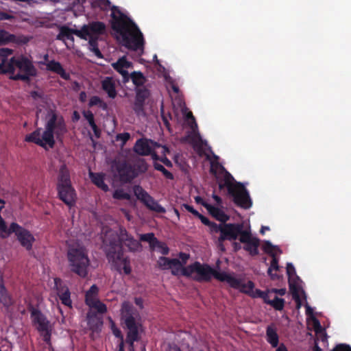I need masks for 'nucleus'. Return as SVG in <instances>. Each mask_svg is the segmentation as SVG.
Masks as SVG:
<instances>
[{
	"label": "nucleus",
	"instance_id": "45",
	"mask_svg": "<svg viewBox=\"0 0 351 351\" xmlns=\"http://www.w3.org/2000/svg\"><path fill=\"white\" fill-rule=\"evenodd\" d=\"M191 141L195 143V146L197 147L199 154L202 155V146L203 145H206V142L204 141L199 133L195 134L193 136L191 137Z\"/></svg>",
	"mask_w": 351,
	"mask_h": 351
},
{
	"label": "nucleus",
	"instance_id": "37",
	"mask_svg": "<svg viewBox=\"0 0 351 351\" xmlns=\"http://www.w3.org/2000/svg\"><path fill=\"white\" fill-rule=\"evenodd\" d=\"M265 304L272 306L276 311H282L285 307V300L283 298H280L278 296H275L274 299H269V295L265 302Z\"/></svg>",
	"mask_w": 351,
	"mask_h": 351
},
{
	"label": "nucleus",
	"instance_id": "40",
	"mask_svg": "<svg viewBox=\"0 0 351 351\" xmlns=\"http://www.w3.org/2000/svg\"><path fill=\"white\" fill-rule=\"evenodd\" d=\"M278 269H279L278 260L276 257V255H274V256H272L271 265L267 271L269 276H270V278L272 280L278 279V276L276 274L272 273V270L278 271Z\"/></svg>",
	"mask_w": 351,
	"mask_h": 351
},
{
	"label": "nucleus",
	"instance_id": "26",
	"mask_svg": "<svg viewBox=\"0 0 351 351\" xmlns=\"http://www.w3.org/2000/svg\"><path fill=\"white\" fill-rule=\"evenodd\" d=\"M143 204L150 210L157 213L164 214L166 209L162 206L156 200L150 195L145 199Z\"/></svg>",
	"mask_w": 351,
	"mask_h": 351
},
{
	"label": "nucleus",
	"instance_id": "52",
	"mask_svg": "<svg viewBox=\"0 0 351 351\" xmlns=\"http://www.w3.org/2000/svg\"><path fill=\"white\" fill-rule=\"evenodd\" d=\"M182 264L180 261L179 265H171L170 267L171 269V274L175 276H178L179 275L182 276Z\"/></svg>",
	"mask_w": 351,
	"mask_h": 351
},
{
	"label": "nucleus",
	"instance_id": "31",
	"mask_svg": "<svg viewBox=\"0 0 351 351\" xmlns=\"http://www.w3.org/2000/svg\"><path fill=\"white\" fill-rule=\"evenodd\" d=\"M132 169L136 173V178L143 173H145L148 169V165L144 158H138L134 160L132 165Z\"/></svg>",
	"mask_w": 351,
	"mask_h": 351
},
{
	"label": "nucleus",
	"instance_id": "34",
	"mask_svg": "<svg viewBox=\"0 0 351 351\" xmlns=\"http://www.w3.org/2000/svg\"><path fill=\"white\" fill-rule=\"evenodd\" d=\"M130 79H131L133 84L136 86V88L144 86V84L147 82L146 77L141 71H133L131 74H129V80Z\"/></svg>",
	"mask_w": 351,
	"mask_h": 351
},
{
	"label": "nucleus",
	"instance_id": "33",
	"mask_svg": "<svg viewBox=\"0 0 351 351\" xmlns=\"http://www.w3.org/2000/svg\"><path fill=\"white\" fill-rule=\"evenodd\" d=\"M209 213L214 217L217 220L225 223L228 219V217L225 213L217 207L210 205L208 208L206 209Z\"/></svg>",
	"mask_w": 351,
	"mask_h": 351
},
{
	"label": "nucleus",
	"instance_id": "43",
	"mask_svg": "<svg viewBox=\"0 0 351 351\" xmlns=\"http://www.w3.org/2000/svg\"><path fill=\"white\" fill-rule=\"evenodd\" d=\"M140 240L141 241L148 242L152 247H155V245L158 241L152 232L141 234Z\"/></svg>",
	"mask_w": 351,
	"mask_h": 351
},
{
	"label": "nucleus",
	"instance_id": "63",
	"mask_svg": "<svg viewBox=\"0 0 351 351\" xmlns=\"http://www.w3.org/2000/svg\"><path fill=\"white\" fill-rule=\"evenodd\" d=\"M195 201L197 204L202 205L206 209L208 208V206L210 205V204H208L206 201H204L200 196L195 197Z\"/></svg>",
	"mask_w": 351,
	"mask_h": 351
},
{
	"label": "nucleus",
	"instance_id": "38",
	"mask_svg": "<svg viewBox=\"0 0 351 351\" xmlns=\"http://www.w3.org/2000/svg\"><path fill=\"white\" fill-rule=\"evenodd\" d=\"M99 288L96 285H93L86 292L85 302L86 304L98 299Z\"/></svg>",
	"mask_w": 351,
	"mask_h": 351
},
{
	"label": "nucleus",
	"instance_id": "29",
	"mask_svg": "<svg viewBox=\"0 0 351 351\" xmlns=\"http://www.w3.org/2000/svg\"><path fill=\"white\" fill-rule=\"evenodd\" d=\"M266 337L267 342L269 343L273 348L278 346L279 343V337L276 330L271 326H268L267 327Z\"/></svg>",
	"mask_w": 351,
	"mask_h": 351
},
{
	"label": "nucleus",
	"instance_id": "57",
	"mask_svg": "<svg viewBox=\"0 0 351 351\" xmlns=\"http://www.w3.org/2000/svg\"><path fill=\"white\" fill-rule=\"evenodd\" d=\"M155 247H156L158 249H160L161 254H163V255H167L169 254V249L167 247V245L165 243H162V242H160L159 241L155 245Z\"/></svg>",
	"mask_w": 351,
	"mask_h": 351
},
{
	"label": "nucleus",
	"instance_id": "49",
	"mask_svg": "<svg viewBox=\"0 0 351 351\" xmlns=\"http://www.w3.org/2000/svg\"><path fill=\"white\" fill-rule=\"evenodd\" d=\"M276 247L274 246L269 241H265L263 245V250L264 252L268 254H269L271 256H274L275 253L274 252V250L276 249Z\"/></svg>",
	"mask_w": 351,
	"mask_h": 351
},
{
	"label": "nucleus",
	"instance_id": "41",
	"mask_svg": "<svg viewBox=\"0 0 351 351\" xmlns=\"http://www.w3.org/2000/svg\"><path fill=\"white\" fill-rule=\"evenodd\" d=\"M133 191L138 199L142 203L146 199L149 194L145 191L140 185H135L133 187Z\"/></svg>",
	"mask_w": 351,
	"mask_h": 351
},
{
	"label": "nucleus",
	"instance_id": "44",
	"mask_svg": "<svg viewBox=\"0 0 351 351\" xmlns=\"http://www.w3.org/2000/svg\"><path fill=\"white\" fill-rule=\"evenodd\" d=\"M74 34L83 40H87V36L90 37V36H93L90 33L87 25H83L80 29H74Z\"/></svg>",
	"mask_w": 351,
	"mask_h": 351
},
{
	"label": "nucleus",
	"instance_id": "39",
	"mask_svg": "<svg viewBox=\"0 0 351 351\" xmlns=\"http://www.w3.org/2000/svg\"><path fill=\"white\" fill-rule=\"evenodd\" d=\"M90 308H95L100 314H104L107 311L106 305L101 302L99 299L94 300L87 304Z\"/></svg>",
	"mask_w": 351,
	"mask_h": 351
},
{
	"label": "nucleus",
	"instance_id": "11",
	"mask_svg": "<svg viewBox=\"0 0 351 351\" xmlns=\"http://www.w3.org/2000/svg\"><path fill=\"white\" fill-rule=\"evenodd\" d=\"M14 233L21 245L27 250L32 248L35 239L33 234L21 226L16 222H12L8 228V234Z\"/></svg>",
	"mask_w": 351,
	"mask_h": 351
},
{
	"label": "nucleus",
	"instance_id": "42",
	"mask_svg": "<svg viewBox=\"0 0 351 351\" xmlns=\"http://www.w3.org/2000/svg\"><path fill=\"white\" fill-rule=\"evenodd\" d=\"M112 197L118 200H130L131 195L129 193L125 191L123 189H117L114 190L112 194Z\"/></svg>",
	"mask_w": 351,
	"mask_h": 351
},
{
	"label": "nucleus",
	"instance_id": "24",
	"mask_svg": "<svg viewBox=\"0 0 351 351\" xmlns=\"http://www.w3.org/2000/svg\"><path fill=\"white\" fill-rule=\"evenodd\" d=\"M71 184H72L69 170L66 167V165H62L60 166L59 169L56 186Z\"/></svg>",
	"mask_w": 351,
	"mask_h": 351
},
{
	"label": "nucleus",
	"instance_id": "6",
	"mask_svg": "<svg viewBox=\"0 0 351 351\" xmlns=\"http://www.w3.org/2000/svg\"><path fill=\"white\" fill-rule=\"evenodd\" d=\"M68 266L72 273L85 278L88 274L90 259L88 250L80 244H73L68 247L66 252Z\"/></svg>",
	"mask_w": 351,
	"mask_h": 351
},
{
	"label": "nucleus",
	"instance_id": "20",
	"mask_svg": "<svg viewBox=\"0 0 351 351\" xmlns=\"http://www.w3.org/2000/svg\"><path fill=\"white\" fill-rule=\"evenodd\" d=\"M0 303L8 308L14 304V300L8 293L5 285L3 274L0 271Z\"/></svg>",
	"mask_w": 351,
	"mask_h": 351
},
{
	"label": "nucleus",
	"instance_id": "2",
	"mask_svg": "<svg viewBox=\"0 0 351 351\" xmlns=\"http://www.w3.org/2000/svg\"><path fill=\"white\" fill-rule=\"evenodd\" d=\"M45 130L41 134L42 128H37L32 133L26 135L25 141L34 143L36 145L46 149L47 145L53 148L56 141L62 138L66 133V125L63 117L59 114L56 110L49 109L45 117Z\"/></svg>",
	"mask_w": 351,
	"mask_h": 351
},
{
	"label": "nucleus",
	"instance_id": "22",
	"mask_svg": "<svg viewBox=\"0 0 351 351\" xmlns=\"http://www.w3.org/2000/svg\"><path fill=\"white\" fill-rule=\"evenodd\" d=\"M101 88L110 98L114 99L117 96L116 85L112 77H106L101 81Z\"/></svg>",
	"mask_w": 351,
	"mask_h": 351
},
{
	"label": "nucleus",
	"instance_id": "59",
	"mask_svg": "<svg viewBox=\"0 0 351 351\" xmlns=\"http://www.w3.org/2000/svg\"><path fill=\"white\" fill-rule=\"evenodd\" d=\"M186 118L191 121V129L195 131V129L197 128V124L195 121V119L194 117V116L193 115L192 112H189L187 114H186Z\"/></svg>",
	"mask_w": 351,
	"mask_h": 351
},
{
	"label": "nucleus",
	"instance_id": "7",
	"mask_svg": "<svg viewBox=\"0 0 351 351\" xmlns=\"http://www.w3.org/2000/svg\"><path fill=\"white\" fill-rule=\"evenodd\" d=\"M121 319L128 335L141 336L143 331V320L139 312L128 302L121 306Z\"/></svg>",
	"mask_w": 351,
	"mask_h": 351
},
{
	"label": "nucleus",
	"instance_id": "62",
	"mask_svg": "<svg viewBox=\"0 0 351 351\" xmlns=\"http://www.w3.org/2000/svg\"><path fill=\"white\" fill-rule=\"evenodd\" d=\"M182 206L184 207L187 211H189V213H192L195 217L199 213V212L197 210L194 209V208L192 206L189 205V204H183Z\"/></svg>",
	"mask_w": 351,
	"mask_h": 351
},
{
	"label": "nucleus",
	"instance_id": "1",
	"mask_svg": "<svg viewBox=\"0 0 351 351\" xmlns=\"http://www.w3.org/2000/svg\"><path fill=\"white\" fill-rule=\"evenodd\" d=\"M111 11V27L117 34V39L128 49L143 50L145 40L137 25L117 6L112 5Z\"/></svg>",
	"mask_w": 351,
	"mask_h": 351
},
{
	"label": "nucleus",
	"instance_id": "28",
	"mask_svg": "<svg viewBox=\"0 0 351 351\" xmlns=\"http://www.w3.org/2000/svg\"><path fill=\"white\" fill-rule=\"evenodd\" d=\"M289 286L293 299L295 300L297 304V308H300L301 306V300L300 296V291L301 287L294 280V279H289Z\"/></svg>",
	"mask_w": 351,
	"mask_h": 351
},
{
	"label": "nucleus",
	"instance_id": "15",
	"mask_svg": "<svg viewBox=\"0 0 351 351\" xmlns=\"http://www.w3.org/2000/svg\"><path fill=\"white\" fill-rule=\"evenodd\" d=\"M54 289L61 303L67 307L72 308L70 290L60 278H54Z\"/></svg>",
	"mask_w": 351,
	"mask_h": 351
},
{
	"label": "nucleus",
	"instance_id": "48",
	"mask_svg": "<svg viewBox=\"0 0 351 351\" xmlns=\"http://www.w3.org/2000/svg\"><path fill=\"white\" fill-rule=\"evenodd\" d=\"M268 296V291H263L258 289H256L255 290L253 289L252 293L250 295V297H252V298H262L265 303L267 300Z\"/></svg>",
	"mask_w": 351,
	"mask_h": 351
},
{
	"label": "nucleus",
	"instance_id": "18",
	"mask_svg": "<svg viewBox=\"0 0 351 351\" xmlns=\"http://www.w3.org/2000/svg\"><path fill=\"white\" fill-rule=\"evenodd\" d=\"M155 143L150 139L139 138L138 139L134 146V152L139 156H149L152 154L153 148L151 145Z\"/></svg>",
	"mask_w": 351,
	"mask_h": 351
},
{
	"label": "nucleus",
	"instance_id": "3",
	"mask_svg": "<svg viewBox=\"0 0 351 351\" xmlns=\"http://www.w3.org/2000/svg\"><path fill=\"white\" fill-rule=\"evenodd\" d=\"M123 245L128 248L131 252H136L141 248V244L132 235L129 234L125 229H121L119 241H110L106 248V257L119 273L123 271L128 275L131 273L130 261L128 257L124 256Z\"/></svg>",
	"mask_w": 351,
	"mask_h": 351
},
{
	"label": "nucleus",
	"instance_id": "4",
	"mask_svg": "<svg viewBox=\"0 0 351 351\" xmlns=\"http://www.w3.org/2000/svg\"><path fill=\"white\" fill-rule=\"evenodd\" d=\"M223 175L222 180L219 182V189L226 188L228 194L232 197L234 203L244 209L250 208L252 205L249 192L241 182H237L233 176L218 162H210V172L217 178V171Z\"/></svg>",
	"mask_w": 351,
	"mask_h": 351
},
{
	"label": "nucleus",
	"instance_id": "36",
	"mask_svg": "<svg viewBox=\"0 0 351 351\" xmlns=\"http://www.w3.org/2000/svg\"><path fill=\"white\" fill-rule=\"evenodd\" d=\"M98 37L90 36L88 40L89 49L99 58H103L104 56L98 47Z\"/></svg>",
	"mask_w": 351,
	"mask_h": 351
},
{
	"label": "nucleus",
	"instance_id": "35",
	"mask_svg": "<svg viewBox=\"0 0 351 351\" xmlns=\"http://www.w3.org/2000/svg\"><path fill=\"white\" fill-rule=\"evenodd\" d=\"M136 103L142 106L149 97L150 93L146 87L142 86L136 88Z\"/></svg>",
	"mask_w": 351,
	"mask_h": 351
},
{
	"label": "nucleus",
	"instance_id": "17",
	"mask_svg": "<svg viewBox=\"0 0 351 351\" xmlns=\"http://www.w3.org/2000/svg\"><path fill=\"white\" fill-rule=\"evenodd\" d=\"M228 277L233 280V282L228 280H226L225 282H227L230 287L239 289L241 293H245L249 296L251 295L255 287L254 283L252 280H248L247 283H244L242 279L237 278L231 274H228Z\"/></svg>",
	"mask_w": 351,
	"mask_h": 351
},
{
	"label": "nucleus",
	"instance_id": "14",
	"mask_svg": "<svg viewBox=\"0 0 351 351\" xmlns=\"http://www.w3.org/2000/svg\"><path fill=\"white\" fill-rule=\"evenodd\" d=\"M58 197L69 207L75 205L77 195L75 189L71 185L56 186Z\"/></svg>",
	"mask_w": 351,
	"mask_h": 351
},
{
	"label": "nucleus",
	"instance_id": "21",
	"mask_svg": "<svg viewBox=\"0 0 351 351\" xmlns=\"http://www.w3.org/2000/svg\"><path fill=\"white\" fill-rule=\"evenodd\" d=\"M22 43H25L26 41L23 40L21 37L16 36L4 29H0V45L8 43L20 44Z\"/></svg>",
	"mask_w": 351,
	"mask_h": 351
},
{
	"label": "nucleus",
	"instance_id": "51",
	"mask_svg": "<svg viewBox=\"0 0 351 351\" xmlns=\"http://www.w3.org/2000/svg\"><path fill=\"white\" fill-rule=\"evenodd\" d=\"M195 263L188 265L187 267H182V276L190 277L193 273H195Z\"/></svg>",
	"mask_w": 351,
	"mask_h": 351
},
{
	"label": "nucleus",
	"instance_id": "5",
	"mask_svg": "<svg viewBox=\"0 0 351 351\" xmlns=\"http://www.w3.org/2000/svg\"><path fill=\"white\" fill-rule=\"evenodd\" d=\"M10 74L9 79L28 82L37 74L32 62L26 56H14L9 60L3 59L0 63V74Z\"/></svg>",
	"mask_w": 351,
	"mask_h": 351
},
{
	"label": "nucleus",
	"instance_id": "9",
	"mask_svg": "<svg viewBox=\"0 0 351 351\" xmlns=\"http://www.w3.org/2000/svg\"><path fill=\"white\" fill-rule=\"evenodd\" d=\"M195 273L197 274V276L195 278V280L198 282H209L210 281L212 276L220 282H225L226 280L233 281L228 277V273L225 271H217L208 264H202L199 262L196 261L195 262Z\"/></svg>",
	"mask_w": 351,
	"mask_h": 351
},
{
	"label": "nucleus",
	"instance_id": "47",
	"mask_svg": "<svg viewBox=\"0 0 351 351\" xmlns=\"http://www.w3.org/2000/svg\"><path fill=\"white\" fill-rule=\"evenodd\" d=\"M154 167L155 169L162 172L163 176L166 178L169 179V180L173 179V175L169 171H168L167 169H165V167L163 165H162L161 164L155 162L154 164Z\"/></svg>",
	"mask_w": 351,
	"mask_h": 351
},
{
	"label": "nucleus",
	"instance_id": "61",
	"mask_svg": "<svg viewBox=\"0 0 351 351\" xmlns=\"http://www.w3.org/2000/svg\"><path fill=\"white\" fill-rule=\"evenodd\" d=\"M313 326H314L315 331L317 333L322 332L323 328L320 324L319 321L315 317H314L313 319Z\"/></svg>",
	"mask_w": 351,
	"mask_h": 351
},
{
	"label": "nucleus",
	"instance_id": "32",
	"mask_svg": "<svg viewBox=\"0 0 351 351\" xmlns=\"http://www.w3.org/2000/svg\"><path fill=\"white\" fill-rule=\"evenodd\" d=\"M90 33L93 35L97 36L102 35L106 32V25L101 21H95L90 23L88 25Z\"/></svg>",
	"mask_w": 351,
	"mask_h": 351
},
{
	"label": "nucleus",
	"instance_id": "53",
	"mask_svg": "<svg viewBox=\"0 0 351 351\" xmlns=\"http://www.w3.org/2000/svg\"><path fill=\"white\" fill-rule=\"evenodd\" d=\"M287 274L289 276V279H293L292 277L295 276V279L299 280V277L296 276V272L294 266L292 263H289L287 264Z\"/></svg>",
	"mask_w": 351,
	"mask_h": 351
},
{
	"label": "nucleus",
	"instance_id": "60",
	"mask_svg": "<svg viewBox=\"0 0 351 351\" xmlns=\"http://www.w3.org/2000/svg\"><path fill=\"white\" fill-rule=\"evenodd\" d=\"M313 326H314L315 331L317 333L322 332L323 328L320 324L319 321L315 317H314L313 319Z\"/></svg>",
	"mask_w": 351,
	"mask_h": 351
},
{
	"label": "nucleus",
	"instance_id": "46",
	"mask_svg": "<svg viewBox=\"0 0 351 351\" xmlns=\"http://www.w3.org/2000/svg\"><path fill=\"white\" fill-rule=\"evenodd\" d=\"M99 106L103 109H106L107 104L98 96H93L90 97L88 103L89 107Z\"/></svg>",
	"mask_w": 351,
	"mask_h": 351
},
{
	"label": "nucleus",
	"instance_id": "25",
	"mask_svg": "<svg viewBox=\"0 0 351 351\" xmlns=\"http://www.w3.org/2000/svg\"><path fill=\"white\" fill-rule=\"evenodd\" d=\"M89 177L91 182L102 191L106 192L109 190L108 186L104 182V173L89 171Z\"/></svg>",
	"mask_w": 351,
	"mask_h": 351
},
{
	"label": "nucleus",
	"instance_id": "64",
	"mask_svg": "<svg viewBox=\"0 0 351 351\" xmlns=\"http://www.w3.org/2000/svg\"><path fill=\"white\" fill-rule=\"evenodd\" d=\"M197 217L200 221H202V223L207 226H208L210 225V223H211V221L205 216H204L203 215L200 214L199 213L197 214V215L196 216Z\"/></svg>",
	"mask_w": 351,
	"mask_h": 351
},
{
	"label": "nucleus",
	"instance_id": "27",
	"mask_svg": "<svg viewBox=\"0 0 351 351\" xmlns=\"http://www.w3.org/2000/svg\"><path fill=\"white\" fill-rule=\"evenodd\" d=\"M87 324L90 330L98 332L101 330L103 322L95 314L88 313L87 315Z\"/></svg>",
	"mask_w": 351,
	"mask_h": 351
},
{
	"label": "nucleus",
	"instance_id": "10",
	"mask_svg": "<svg viewBox=\"0 0 351 351\" xmlns=\"http://www.w3.org/2000/svg\"><path fill=\"white\" fill-rule=\"evenodd\" d=\"M111 169L114 177L121 183H130L136 178L132 165L125 160L114 161Z\"/></svg>",
	"mask_w": 351,
	"mask_h": 351
},
{
	"label": "nucleus",
	"instance_id": "55",
	"mask_svg": "<svg viewBox=\"0 0 351 351\" xmlns=\"http://www.w3.org/2000/svg\"><path fill=\"white\" fill-rule=\"evenodd\" d=\"M208 227L210 228V230L211 232H215V233L220 232V234H221V230L223 229V223H221V224H217L215 222L211 221V223H210Z\"/></svg>",
	"mask_w": 351,
	"mask_h": 351
},
{
	"label": "nucleus",
	"instance_id": "54",
	"mask_svg": "<svg viewBox=\"0 0 351 351\" xmlns=\"http://www.w3.org/2000/svg\"><path fill=\"white\" fill-rule=\"evenodd\" d=\"M130 138V134L128 132L119 133L116 136V141H121L122 142V146L125 145Z\"/></svg>",
	"mask_w": 351,
	"mask_h": 351
},
{
	"label": "nucleus",
	"instance_id": "30",
	"mask_svg": "<svg viewBox=\"0 0 351 351\" xmlns=\"http://www.w3.org/2000/svg\"><path fill=\"white\" fill-rule=\"evenodd\" d=\"M160 269L166 270L170 269L171 265H179L180 260L178 258H169L165 256H160L157 262Z\"/></svg>",
	"mask_w": 351,
	"mask_h": 351
},
{
	"label": "nucleus",
	"instance_id": "56",
	"mask_svg": "<svg viewBox=\"0 0 351 351\" xmlns=\"http://www.w3.org/2000/svg\"><path fill=\"white\" fill-rule=\"evenodd\" d=\"M83 116L87 120L90 126L95 124L94 114H93V112L91 111H90V110L84 111Z\"/></svg>",
	"mask_w": 351,
	"mask_h": 351
},
{
	"label": "nucleus",
	"instance_id": "13",
	"mask_svg": "<svg viewBox=\"0 0 351 351\" xmlns=\"http://www.w3.org/2000/svg\"><path fill=\"white\" fill-rule=\"evenodd\" d=\"M241 243H244L243 249L248 252L252 256L258 254V247L260 245V240L252 237L250 231L246 230L239 237Z\"/></svg>",
	"mask_w": 351,
	"mask_h": 351
},
{
	"label": "nucleus",
	"instance_id": "16",
	"mask_svg": "<svg viewBox=\"0 0 351 351\" xmlns=\"http://www.w3.org/2000/svg\"><path fill=\"white\" fill-rule=\"evenodd\" d=\"M43 59L44 62H40V64L46 65L47 70L59 75L64 80H70V74L66 72L59 62L54 60L49 61V55L47 53L44 56Z\"/></svg>",
	"mask_w": 351,
	"mask_h": 351
},
{
	"label": "nucleus",
	"instance_id": "58",
	"mask_svg": "<svg viewBox=\"0 0 351 351\" xmlns=\"http://www.w3.org/2000/svg\"><path fill=\"white\" fill-rule=\"evenodd\" d=\"M331 351H351V346L346 343L337 344Z\"/></svg>",
	"mask_w": 351,
	"mask_h": 351
},
{
	"label": "nucleus",
	"instance_id": "8",
	"mask_svg": "<svg viewBox=\"0 0 351 351\" xmlns=\"http://www.w3.org/2000/svg\"><path fill=\"white\" fill-rule=\"evenodd\" d=\"M30 312V318L33 326L40 333L43 340L49 343L51 340V328L49 321L47 317L38 308L30 305L28 308Z\"/></svg>",
	"mask_w": 351,
	"mask_h": 351
},
{
	"label": "nucleus",
	"instance_id": "23",
	"mask_svg": "<svg viewBox=\"0 0 351 351\" xmlns=\"http://www.w3.org/2000/svg\"><path fill=\"white\" fill-rule=\"evenodd\" d=\"M74 29L70 28L66 25H62L59 27V33L56 36V40L65 42L66 40L71 41L73 45L75 38L73 37Z\"/></svg>",
	"mask_w": 351,
	"mask_h": 351
},
{
	"label": "nucleus",
	"instance_id": "50",
	"mask_svg": "<svg viewBox=\"0 0 351 351\" xmlns=\"http://www.w3.org/2000/svg\"><path fill=\"white\" fill-rule=\"evenodd\" d=\"M140 339L141 336L126 335V343L129 344L130 351H134V343L135 341H139Z\"/></svg>",
	"mask_w": 351,
	"mask_h": 351
},
{
	"label": "nucleus",
	"instance_id": "12",
	"mask_svg": "<svg viewBox=\"0 0 351 351\" xmlns=\"http://www.w3.org/2000/svg\"><path fill=\"white\" fill-rule=\"evenodd\" d=\"M246 230H243V225L242 223H223V229L221 230V234L219 236L220 241H235L238 237H241V234L245 232Z\"/></svg>",
	"mask_w": 351,
	"mask_h": 351
},
{
	"label": "nucleus",
	"instance_id": "19",
	"mask_svg": "<svg viewBox=\"0 0 351 351\" xmlns=\"http://www.w3.org/2000/svg\"><path fill=\"white\" fill-rule=\"evenodd\" d=\"M112 66L122 75L124 82L129 81V73L126 69L132 66V62L128 61L125 57L119 58L117 62L112 64Z\"/></svg>",
	"mask_w": 351,
	"mask_h": 351
}]
</instances>
